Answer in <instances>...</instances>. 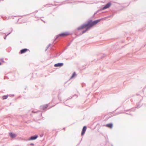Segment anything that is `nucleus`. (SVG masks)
I'll return each mask as SVG.
<instances>
[{
    "label": "nucleus",
    "instance_id": "obj_1",
    "mask_svg": "<svg viewBox=\"0 0 146 146\" xmlns=\"http://www.w3.org/2000/svg\"><path fill=\"white\" fill-rule=\"evenodd\" d=\"M97 23H98L96 20L93 21L92 20H90L86 21V22H85L84 23L77 28V30L78 31L82 30L84 28H85V29L81 33L79 34V35H80L84 33L89 29Z\"/></svg>",
    "mask_w": 146,
    "mask_h": 146
},
{
    "label": "nucleus",
    "instance_id": "obj_2",
    "mask_svg": "<svg viewBox=\"0 0 146 146\" xmlns=\"http://www.w3.org/2000/svg\"><path fill=\"white\" fill-rule=\"evenodd\" d=\"M69 35V33L68 32H66L60 33L56 35V38L54 40H56L58 39L59 37H65Z\"/></svg>",
    "mask_w": 146,
    "mask_h": 146
},
{
    "label": "nucleus",
    "instance_id": "obj_3",
    "mask_svg": "<svg viewBox=\"0 0 146 146\" xmlns=\"http://www.w3.org/2000/svg\"><path fill=\"white\" fill-rule=\"evenodd\" d=\"M38 137V136L37 135L32 136L28 139V140L29 141L35 140L37 139Z\"/></svg>",
    "mask_w": 146,
    "mask_h": 146
},
{
    "label": "nucleus",
    "instance_id": "obj_4",
    "mask_svg": "<svg viewBox=\"0 0 146 146\" xmlns=\"http://www.w3.org/2000/svg\"><path fill=\"white\" fill-rule=\"evenodd\" d=\"M111 3L110 2L108 3L102 7V9L104 10L109 8L111 6Z\"/></svg>",
    "mask_w": 146,
    "mask_h": 146
},
{
    "label": "nucleus",
    "instance_id": "obj_5",
    "mask_svg": "<svg viewBox=\"0 0 146 146\" xmlns=\"http://www.w3.org/2000/svg\"><path fill=\"white\" fill-rule=\"evenodd\" d=\"M48 104H46L44 105L41 106L40 107V109L41 110H44L48 107Z\"/></svg>",
    "mask_w": 146,
    "mask_h": 146
},
{
    "label": "nucleus",
    "instance_id": "obj_6",
    "mask_svg": "<svg viewBox=\"0 0 146 146\" xmlns=\"http://www.w3.org/2000/svg\"><path fill=\"white\" fill-rule=\"evenodd\" d=\"M87 127L86 126H84L82 129V130L81 133L82 136L85 133Z\"/></svg>",
    "mask_w": 146,
    "mask_h": 146
},
{
    "label": "nucleus",
    "instance_id": "obj_7",
    "mask_svg": "<svg viewBox=\"0 0 146 146\" xmlns=\"http://www.w3.org/2000/svg\"><path fill=\"white\" fill-rule=\"evenodd\" d=\"M9 135L12 138L15 137L17 136V135L16 134L12 132L9 133Z\"/></svg>",
    "mask_w": 146,
    "mask_h": 146
},
{
    "label": "nucleus",
    "instance_id": "obj_8",
    "mask_svg": "<svg viewBox=\"0 0 146 146\" xmlns=\"http://www.w3.org/2000/svg\"><path fill=\"white\" fill-rule=\"evenodd\" d=\"M29 50L27 48H24L21 49L19 53L20 54H22L25 53Z\"/></svg>",
    "mask_w": 146,
    "mask_h": 146
},
{
    "label": "nucleus",
    "instance_id": "obj_9",
    "mask_svg": "<svg viewBox=\"0 0 146 146\" xmlns=\"http://www.w3.org/2000/svg\"><path fill=\"white\" fill-rule=\"evenodd\" d=\"M64 65L63 63H58L57 64H56L54 65V66L56 67H61L63 66Z\"/></svg>",
    "mask_w": 146,
    "mask_h": 146
},
{
    "label": "nucleus",
    "instance_id": "obj_10",
    "mask_svg": "<svg viewBox=\"0 0 146 146\" xmlns=\"http://www.w3.org/2000/svg\"><path fill=\"white\" fill-rule=\"evenodd\" d=\"M104 126H106L108 127L111 128L113 127V124L112 123H110L108 124H107L106 125H104Z\"/></svg>",
    "mask_w": 146,
    "mask_h": 146
},
{
    "label": "nucleus",
    "instance_id": "obj_11",
    "mask_svg": "<svg viewBox=\"0 0 146 146\" xmlns=\"http://www.w3.org/2000/svg\"><path fill=\"white\" fill-rule=\"evenodd\" d=\"M141 105L140 104V102H139L137 104L136 108H140L141 107Z\"/></svg>",
    "mask_w": 146,
    "mask_h": 146
},
{
    "label": "nucleus",
    "instance_id": "obj_12",
    "mask_svg": "<svg viewBox=\"0 0 146 146\" xmlns=\"http://www.w3.org/2000/svg\"><path fill=\"white\" fill-rule=\"evenodd\" d=\"M76 75V73L75 72H73V74H72V76L70 77V79H72V78H73L75 77Z\"/></svg>",
    "mask_w": 146,
    "mask_h": 146
},
{
    "label": "nucleus",
    "instance_id": "obj_13",
    "mask_svg": "<svg viewBox=\"0 0 146 146\" xmlns=\"http://www.w3.org/2000/svg\"><path fill=\"white\" fill-rule=\"evenodd\" d=\"M8 97V95H4L2 96V98L3 100L7 99Z\"/></svg>",
    "mask_w": 146,
    "mask_h": 146
},
{
    "label": "nucleus",
    "instance_id": "obj_14",
    "mask_svg": "<svg viewBox=\"0 0 146 146\" xmlns=\"http://www.w3.org/2000/svg\"><path fill=\"white\" fill-rule=\"evenodd\" d=\"M103 10V9H102V8H101L98 10H97L96 12L94 13V14H96L98 13H99L100 11H102V10Z\"/></svg>",
    "mask_w": 146,
    "mask_h": 146
},
{
    "label": "nucleus",
    "instance_id": "obj_15",
    "mask_svg": "<svg viewBox=\"0 0 146 146\" xmlns=\"http://www.w3.org/2000/svg\"><path fill=\"white\" fill-rule=\"evenodd\" d=\"M104 18H101L98 19H97L96 20V21L98 23L101 20H102Z\"/></svg>",
    "mask_w": 146,
    "mask_h": 146
},
{
    "label": "nucleus",
    "instance_id": "obj_16",
    "mask_svg": "<svg viewBox=\"0 0 146 146\" xmlns=\"http://www.w3.org/2000/svg\"><path fill=\"white\" fill-rule=\"evenodd\" d=\"M11 32L9 33H8L6 35V34L5 33H3L4 34H5V35L4 37V38L5 39H6V38L7 36L9 34L11 33Z\"/></svg>",
    "mask_w": 146,
    "mask_h": 146
},
{
    "label": "nucleus",
    "instance_id": "obj_17",
    "mask_svg": "<svg viewBox=\"0 0 146 146\" xmlns=\"http://www.w3.org/2000/svg\"><path fill=\"white\" fill-rule=\"evenodd\" d=\"M50 45L51 44H50L48 45V46L46 47V49L45 50V51L46 50L48 49V48L50 46Z\"/></svg>",
    "mask_w": 146,
    "mask_h": 146
},
{
    "label": "nucleus",
    "instance_id": "obj_18",
    "mask_svg": "<svg viewBox=\"0 0 146 146\" xmlns=\"http://www.w3.org/2000/svg\"><path fill=\"white\" fill-rule=\"evenodd\" d=\"M105 56V54H103L102 56H101V58H103Z\"/></svg>",
    "mask_w": 146,
    "mask_h": 146
},
{
    "label": "nucleus",
    "instance_id": "obj_19",
    "mask_svg": "<svg viewBox=\"0 0 146 146\" xmlns=\"http://www.w3.org/2000/svg\"><path fill=\"white\" fill-rule=\"evenodd\" d=\"M72 59V57H70V58H66V60H71Z\"/></svg>",
    "mask_w": 146,
    "mask_h": 146
},
{
    "label": "nucleus",
    "instance_id": "obj_20",
    "mask_svg": "<svg viewBox=\"0 0 146 146\" xmlns=\"http://www.w3.org/2000/svg\"><path fill=\"white\" fill-rule=\"evenodd\" d=\"M3 62H5V61H4L3 58H2L0 59Z\"/></svg>",
    "mask_w": 146,
    "mask_h": 146
},
{
    "label": "nucleus",
    "instance_id": "obj_21",
    "mask_svg": "<svg viewBox=\"0 0 146 146\" xmlns=\"http://www.w3.org/2000/svg\"><path fill=\"white\" fill-rule=\"evenodd\" d=\"M30 145L34 146V144L33 143H31L30 144Z\"/></svg>",
    "mask_w": 146,
    "mask_h": 146
},
{
    "label": "nucleus",
    "instance_id": "obj_22",
    "mask_svg": "<svg viewBox=\"0 0 146 146\" xmlns=\"http://www.w3.org/2000/svg\"><path fill=\"white\" fill-rule=\"evenodd\" d=\"M125 113V114H127L130 115H132L131 114V113H126L125 112V113Z\"/></svg>",
    "mask_w": 146,
    "mask_h": 146
},
{
    "label": "nucleus",
    "instance_id": "obj_23",
    "mask_svg": "<svg viewBox=\"0 0 146 146\" xmlns=\"http://www.w3.org/2000/svg\"><path fill=\"white\" fill-rule=\"evenodd\" d=\"M1 17L3 18V19L4 20H5L7 18V17H6L5 18L3 17V16H2Z\"/></svg>",
    "mask_w": 146,
    "mask_h": 146
},
{
    "label": "nucleus",
    "instance_id": "obj_24",
    "mask_svg": "<svg viewBox=\"0 0 146 146\" xmlns=\"http://www.w3.org/2000/svg\"><path fill=\"white\" fill-rule=\"evenodd\" d=\"M37 112L36 111H32V113H36Z\"/></svg>",
    "mask_w": 146,
    "mask_h": 146
},
{
    "label": "nucleus",
    "instance_id": "obj_25",
    "mask_svg": "<svg viewBox=\"0 0 146 146\" xmlns=\"http://www.w3.org/2000/svg\"><path fill=\"white\" fill-rule=\"evenodd\" d=\"M82 140V139H81V141H80V142L77 144V145H79L80 144L81 141Z\"/></svg>",
    "mask_w": 146,
    "mask_h": 146
},
{
    "label": "nucleus",
    "instance_id": "obj_26",
    "mask_svg": "<svg viewBox=\"0 0 146 146\" xmlns=\"http://www.w3.org/2000/svg\"><path fill=\"white\" fill-rule=\"evenodd\" d=\"M52 5V4H46L45 5V6H46L48 5Z\"/></svg>",
    "mask_w": 146,
    "mask_h": 146
},
{
    "label": "nucleus",
    "instance_id": "obj_27",
    "mask_svg": "<svg viewBox=\"0 0 146 146\" xmlns=\"http://www.w3.org/2000/svg\"><path fill=\"white\" fill-rule=\"evenodd\" d=\"M142 30H143V29H139V31H142Z\"/></svg>",
    "mask_w": 146,
    "mask_h": 146
},
{
    "label": "nucleus",
    "instance_id": "obj_28",
    "mask_svg": "<svg viewBox=\"0 0 146 146\" xmlns=\"http://www.w3.org/2000/svg\"><path fill=\"white\" fill-rule=\"evenodd\" d=\"M96 14H94H94L92 16V17L93 18H94V17L95 16V15Z\"/></svg>",
    "mask_w": 146,
    "mask_h": 146
},
{
    "label": "nucleus",
    "instance_id": "obj_29",
    "mask_svg": "<svg viewBox=\"0 0 146 146\" xmlns=\"http://www.w3.org/2000/svg\"><path fill=\"white\" fill-rule=\"evenodd\" d=\"M43 135H40V136L41 137H43Z\"/></svg>",
    "mask_w": 146,
    "mask_h": 146
},
{
    "label": "nucleus",
    "instance_id": "obj_30",
    "mask_svg": "<svg viewBox=\"0 0 146 146\" xmlns=\"http://www.w3.org/2000/svg\"><path fill=\"white\" fill-rule=\"evenodd\" d=\"M41 20L42 21H43V22H44V23H45V21H43L42 20V19H41Z\"/></svg>",
    "mask_w": 146,
    "mask_h": 146
},
{
    "label": "nucleus",
    "instance_id": "obj_31",
    "mask_svg": "<svg viewBox=\"0 0 146 146\" xmlns=\"http://www.w3.org/2000/svg\"><path fill=\"white\" fill-rule=\"evenodd\" d=\"M72 98V97H71V98H68V99H67V100H69V99H70V98Z\"/></svg>",
    "mask_w": 146,
    "mask_h": 146
},
{
    "label": "nucleus",
    "instance_id": "obj_32",
    "mask_svg": "<svg viewBox=\"0 0 146 146\" xmlns=\"http://www.w3.org/2000/svg\"><path fill=\"white\" fill-rule=\"evenodd\" d=\"M37 12H38V11H37V10L35 12V13H37Z\"/></svg>",
    "mask_w": 146,
    "mask_h": 146
},
{
    "label": "nucleus",
    "instance_id": "obj_33",
    "mask_svg": "<svg viewBox=\"0 0 146 146\" xmlns=\"http://www.w3.org/2000/svg\"><path fill=\"white\" fill-rule=\"evenodd\" d=\"M12 17H16V16H12Z\"/></svg>",
    "mask_w": 146,
    "mask_h": 146
},
{
    "label": "nucleus",
    "instance_id": "obj_34",
    "mask_svg": "<svg viewBox=\"0 0 146 146\" xmlns=\"http://www.w3.org/2000/svg\"><path fill=\"white\" fill-rule=\"evenodd\" d=\"M1 64V63L0 62V65Z\"/></svg>",
    "mask_w": 146,
    "mask_h": 146
},
{
    "label": "nucleus",
    "instance_id": "obj_35",
    "mask_svg": "<svg viewBox=\"0 0 146 146\" xmlns=\"http://www.w3.org/2000/svg\"><path fill=\"white\" fill-rule=\"evenodd\" d=\"M65 129V127H64L63 128V129L64 130Z\"/></svg>",
    "mask_w": 146,
    "mask_h": 146
},
{
    "label": "nucleus",
    "instance_id": "obj_36",
    "mask_svg": "<svg viewBox=\"0 0 146 146\" xmlns=\"http://www.w3.org/2000/svg\"><path fill=\"white\" fill-rule=\"evenodd\" d=\"M128 111V110H126V111Z\"/></svg>",
    "mask_w": 146,
    "mask_h": 146
},
{
    "label": "nucleus",
    "instance_id": "obj_37",
    "mask_svg": "<svg viewBox=\"0 0 146 146\" xmlns=\"http://www.w3.org/2000/svg\"><path fill=\"white\" fill-rule=\"evenodd\" d=\"M0 34H3V33H0Z\"/></svg>",
    "mask_w": 146,
    "mask_h": 146
},
{
    "label": "nucleus",
    "instance_id": "obj_38",
    "mask_svg": "<svg viewBox=\"0 0 146 146\" xmlns=\"http://www.w3.org/2000/svg\"><path fill=\"white\" fill-rule=\"evenodd\" d=\"M65 105L66 106H68L67 105L65 104Z\"/></svg>",
    "mask_w": 146,
    "mask_h": 146
},
{
    "label": "nucleus",
    "instance_id": "obj_39",
    "mask_svg": "<svg viewBox=\"0 0 146 146\" xmlns=\"http://www.w3.org/2000/svg\"><path fill=\"white\" fill-rule=\"evenodd\" d=\"M13 95V96H14V95Z\"/></svg>",
    "mask_w": 146,
    "mask_h": 146
},
{
    "label": "nucleus",
    "instance_id": "obj_40",
    "mask_svg": "<svg viewBox=\"0 0 146 146\" xmlns=\"http://www.w3.org/2000/svg\"><path fill=\"white\" fill-rule=\"evenodd\" d=\"M111 146H113V145H111Z\"/></svg>",
    "mask_w": 146,
    "mask_h": 146
},
{
    "label": "nucleus",
    "instance_id": "obj_41",
    "mask_svg": "<svg viewBox=\"0 0 146 146\" xmlns=\"http://www.w3.org/2000/svg\"><path fill=\"white\" fill-rule=\"evenodd\" d=\"M2 1H3L4 0H2Z\"/></svg>",
    "mask_w": 146,
    "mask_h": 146
}]
</instances>
